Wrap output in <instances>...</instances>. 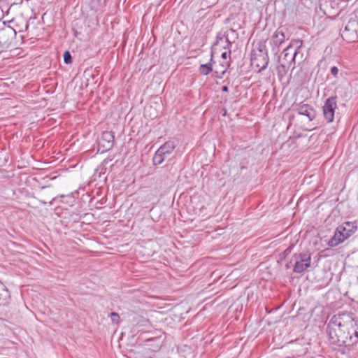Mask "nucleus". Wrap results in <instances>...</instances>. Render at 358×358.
I'll use <instances>...</instances> for the list:
<instances>
[{
    "label": "nucleus",
    "mask_w": 358,
    "mask_h": 358,
    "mask_svg": "<svg viewBox=\"0 0 358 358\" xmlns=\"http://www.w3.org/2000/svg\"><path fill=\"white\" fill-rule=\"evenodd\" d=\"M293 247H294V245H290L289 247H288V248H287L284 251V252H283V255H284V257H285L286 256H287L289 254H290V253H291V252H292V249H293Z\"/></svg>",
    "instance_id": "17"
},
{
    "label": "nucleus",
    "mask_w": 358,
    "mask_h": 358,
    "mask_svg": "<svg viewBox=\"0 0 358 358\" xmlns=\"http://www.w3.org/2000/svg\"><path fill=\"white\" fill-rule=\"evenodd\" d=\"M337 107L336 97L328 98L323 106V115L328 123L334 121L335 109Z\"/></svg>",
    "instance_id": "8"
},
{
    "label": "nucleus",
    "mask_w": 358,
    "mask_h": 358,
    "mask_svg": "<svg viewBox=\"0 0 358 358\" xmlns=\"http://www.w3.org/2000/svg\"><path fill=\"white\" fill-rule=\"evenodd\" d=\"M269 62L266 41H259L252 50L251 64L260 72L266 69Z\"/></svg>",
    "instance_id": "2"
},
{
    "label": "nucleus",
    "mask_w": 358,
    "mask_h": 358,
    "mask_svg": "<svg viewBox=\"0 0 358 358\" xmlns=\"http://www.w3.org/2000/svg\"><path fill=\"white\" fill-rule=\"evenodd\" d=\"M293 110L299 115L306 116L310 121L313 120L316 117V112L314 108L308 105L303 103L296 104L293 107Z\"/></svg>",
    "instance_id": "9"
},
{
    "label": "nucleus",
    "mask_w": 358,
    "mask_h": 358,
    "mask_svg": "<svg viewBox=\"0 0 358 358\" xmlns=\"http://www.w3.org/2000/svg\"><path fill=\"white\" fill-rule=\"evenodd\" d=\"M331 73L334 76L336 77L338 73V69L336 66H333L331 68Z\"/></svg>",
    "instance_id": "18"
},
{
    "label": "nucleus",
    "mask_w": 358,
    "mask_h": 358,
    "mask_svg": "<svg viewBox=\"0 0 358 358\" xmlns=\"http://www.w3.org/2000/svg\"><path fill=\"white\" fill-rule=\"evenodd\" d=\"M285 40V35L280 29H277L271 38V44L273 46L278 47Z\"/></svg>",
    "instance_id": "11"
},
{
    "label": "nucleus",
    "mask_w": 358,
    "mask_h": 358,
    "mask_svg": "<svg viewBox=\"0 0 358 358\" xmlns=\"http://www.w3.org/2000/svg\"><path fill=\"white\" fill-rule=\"evenodd\" d=\"M358 24L356 21H348L343 29H341L342 38L348 43H354L358 38Z\"/></svg>",
    "instance_id": "7"
},
{
    "label": "nucleus",
    "mask_w": 358,
    "mask_h": 358,
    "mask_svg": "<svg viewBox=\"0 0 358 358\" xmlns=\"http://www.w3.org/2000/svg\"><path fill=\"white\" fill-rule=\"evenodd\" d=\"M357 229L355 222H345L339 225L335 231L334 236L329 241V247H336L350 237Z\"/></svg>",
    "instance_id": "3"
},
{
    "label": "nucleus",
    "mask_w": 358,
    "mask_h": 358,
    "mask_svg": "<svg viewBox=\"0 0 358 358\" xmlns=\"http://www.w3.org/2000/svg\"><path fill=\"white\" fill-rule=\"evenodd\" d=\"M297 53V50H293L292 46L287 47L282 51L280 64L278 67V74H286L289 69L293 70L295 68V57Z\"/></svg>",
    "instance_id": "5"
},
{
    "label": "nucleus",
    "mask_w": 358,
    "mask_h": 358,
    "mask_svg": "<svg viewBox=\"0 0 358 358\" xmlns=\"http://www.w3.org/2000/svg\"><path fill=\"white\" fill-rule=\"evenodd\" d=\"M63 57H64V61L65 64H71L72 57H71V55L69 51H68V50L65 51Z\"/></svg>",
    "instance_id": "15"
},
{
    "label": "nucleus",
    "mask_w": 358,
    "mask_h": 358,
    "mask_svg": "<svg viewBox=\"0 0 358 358\" xmlns=\"http://www.w3.org/2000/svg\"><path fill=\"white\" fill-rule=\"evenodd\" d=\"M222 92H228L229 91V88L226 85H224L222 87Z\"/></svg>",
    "instance_id": "19"
},
{
    "label": "nucleus",
    "mask_w": 358,
    "mask_h": 358,
    "mask_svg": "<svg viewBox=\"0 0 358 358\" xmlns=\"http://www.w3.org/2000/svg\"><path fill=\"white\" fill-rule=\"evenodd\" d=\"M114 132L113 131H106L102 133L101 136L99 141V145L101 147H103L104 150H110L114 144Z\"/></svg>",
    "instance_id": "10"
},
{
    "label": "nucleus",
    "mask_w": 358,
    "mask_h": 358,
    "mask_svg": "<svg viewBox=\"0 0 358 358\" xmlns=\"http://www.w3.org/2000/svg\"><path fill=\"white\" fill-rule=\"evenodd\" d=\"M222 57L224 59H227V52H224L222 54Z\"/></svg>",
    "instance_id": "20"
},
{
    "label": "nucleus",
    "mask_w": 358,
    "mask_h": 358,
    "mask_svg": "<svg viewBox=\"0 0 358 358\" xmlns=\"http://www.w3.org/2000/svg\"><path fill=\"white\" fill-rule=\"evenodd\" d=\"M54 200H55V199H52V201L50 202V205H51V204H52V201H53Z\"/></svg>",
    "instance_id": "24"
},
{
    "label": "nucleus",
    "mask_w": 358,
    "mask_h": 358,
    "mask_svg": "<svg viewBox=\"0 0 358 358\" xmlns=\"http://www.w3.org/2000/svg\"><path fill=\"white\" fill-rule=\"evenodd\" d=\"M226 40H227V42L228 43V44H230V42H229V39L227 38Z\"/></svg>",
    "instance_id": "23"
},
{
    "label": "nucleus",
    "mask_w": 358,
    "mask_h": 358,
    "mask_svg": "<svg viewBox=\"0 0 358 358\" xmlns=\"http://www.w3.org/2000/svg\"><path fill=\"white\" fill-rule=\"evenodd\" d=\"M145 116L149 117L150 119H155L157 117V112L152 106H146L144 109Z\"/></svg>",
    "instance_id": "14"
},
{
    "label": "nucleus",
    "mask_w": 358,
    "mask_h": 358,
    "mask_svg": "<svg viewBox=\"0 0 358 358\" xmlns=\"http://www.w3.org/2000/svg\"><path fill=\"white\" fill-rule=\"evenodd\" d=\"M147 255H148V256H151V255H152V252H148V253H147Z\"/></svg>",
    "instance_id": "21"
},
{
    "label": "nucleus",
    "mask_w": 358,
    "mask_h": 358,
    "mask_svg": "<svg viewBox=\"0 0 358 358\" xmlns=\"http://www.w3.org/2000/svg\"><path fill=\"white\" fill-rule=\"evenodd\" d=\"M110 317L113 323L118 324L120 322V315L118 313L112 312L110 314Z\"/></svg>",
    "instance_id": "16"
},
{
    "label": "nucleus",
    "mask_w": 358,
    "mask_h": 358,
    "mask_svg": "<svg viewBox=\"0 0 358 358\" xmlns=\"http://www.w3.org/2000/svg\"><path fill=\"white\" fill-rule=\"evenodd\" d=\"M176 148V143L174 141H169L164 143L155 152L152 158L153 164L155 165L162 164L165 159L170 155Z\"/></svg>",
    "instance_id": "6"
},
{
    "label": "nucleus",
    "mask_w": 358,
    "mask_h": 358,
    "mask_svg": "<svg viewBox=\"0 0 358 358\" xmlns=\"http://www.w3.org/2000/svg\"><path fill=\"white\" fill-rule=\"evenodd\" d=\"M311 254L308 251H303L294 253L289 262L293 267V271L296 273H301L310 266Z\"/></svg>",
    "instance_id": "4"
},
{
    "label": "nucleus",
    "mask_w": 358,
    "mask_h": 358,
    "mask_svg": "<svg viewBox=\"0 0 358 358\" xmlns=\"http://www.w3.org/2000/svg\"><path fill=\"white\" fill-rule=\"evenodd\" d=\"M286 267H287V268H290V266H289V264H287L286 265Z\"/></svg>",
    "instance_id": "22"
},
{
    "label": "nucleus",
    "mask_w": 358,
    "mask_h": 358,
    "mask_svg": "<svg viewBox=\"0 0 358 358\" xmlns=\"http://www.w3.org/2000/svg\"><path fill=\"white\" fill-rule=\"evenodd\" d=\"M212 61H213V53L211 54V58L209 63L206 64H201L199 67V72L201 74L206 76L212 71Z\"/></svg>",
    "instance_id": "13"
},
{
    "label": "nucleus",
    "mask_w": 358,
    "mask_h": 358,
    "mask_svg": "<svg viewBox=\"0 0 358 358\" xmlns=\"http://www.w3.org/2000/svg\"><path fill=\"white\" fill-rule=\"evenodd\" d=\"M329 341L338 346H352L358 342V322L352 313L339 312L327 327Z\"/></svg>",
    "instance_id": "1"
},
{
    "label": "nucleus",
    "mask_w": 358,
    "mask_h": 358,
    "mask_svg": "<svg viewBox=\"0 0 358 358\" xmlns=\"http://www.w3.org/2000/svg\"><path fill=\"white\" fill-rule=\"evenodd\" d=\"M9 298V291L6 287L0 282V306L6 304Z\"/></svg>",
    "instance_id": "12"
}]
</instances>
